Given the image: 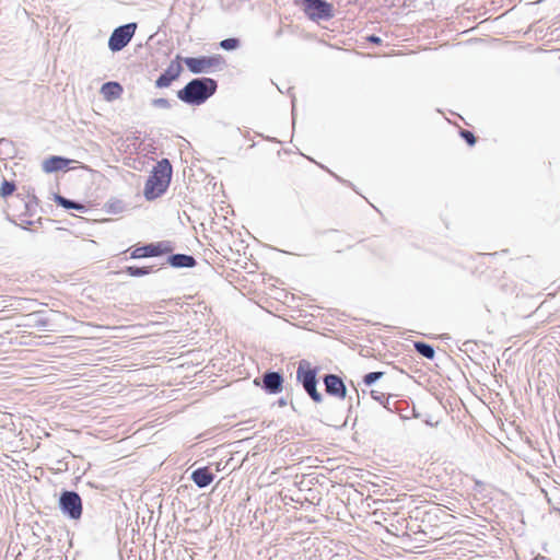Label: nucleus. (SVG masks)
I'll return each mask as SVG.
<instances>
[{"label": "nucleus", "mask_w": 560, "mask_h": 560, "mask_svg": "<svg viewBox=\"0 0 560 560\" xmlns=\"http://www.w3.org/2000/svg\"><path fill=\"white\" fill-rule=\"evenodd\" d=\"M429 504L415 506L409 511V517L415 521H420L421 523H425V516L428 512Z\"/></svg>", "instance_id": "obj_23"}, {"label": "nucleus", "mask_w": 560, "mask_h": 560, "mask_svg": "<svg viewBox=\"0 0 560 560\" xmlns=\"http://www.w3.org/2000/svg\"><path fill=\"white\" fill-rule=\"evenodd\" d=\"M54 201L58 207H61L67 210H77L80 212L88 211V208L84 203L73 199H69L60 194H54Z\"/></svg>", "instance_id": "obj_17"}, {"label": "nucleus", "mask_w": 560, "mask_h": 560, "mask_svg": "<svg viewBox=\"0 0 560 560\" xmlns=\"http://www.w3.org/2000/svg\"><path fill=\"white\" fill-rule=\"evenodd\" d=\"M121 272L133 278L144 277L154 272L153 266H126L121 269Z\"/></svg>", "instance_id": "obj_19"}, {"label": "nucleus", "mask_w": 560, "mask_h": 560, "mask_svg": "<svg viewBox=\"0 0 560 560\" xmlns=\"http://www.w3.org/2000/svg\"><path fill=\"white\" fill-rule=\"evenodd\" d=\"M151 106L154 108L168 109L172 107L171 101L165 97H158L151 100Z\"/></svg>", "instance_id": "obj_28"}, {"label": "nucleus", "mask_w": 560, "mask_h": 560, "mask_svg": "<svg viewBox=\"0 0 560 560\" xmlns=\"http://www.w3.org/2000/svg\"><path fill=\"white\" fill-rule=\"evenodd\" d=\"M3 143H9V141H8L7 139L2 138V139L0 140V144H3Z\"/></svg>", "instance_id": "obj_38"}, {"label": "nucleus", "mask_w": 560, "mask_h": 560, "mask_svg": "<svg viewBox=\"0 0 560 560\" xmlns=\"http://www.w3.org/2000/svg\"><path fill=\"white\" fill-rule=\"evenodd\" d=\"M290 406H291L292 410L296 412V408H295V406H294L292 400L290 401Z\"/></svg>", "instance_id": "obj_37"}, {"label": "nucleus", "mask_w": 560, "mask_h": 560, "mask_svg": "<svg viewBox=\"0 0 560 560\" xmlns=\"http://www.w3.org/2000/svg\"><path fill=\"white\" fill-rule=\"evenodd\" d=\"M183 62L192 74L210 73L226 67L225 58L220 54L183 57Z\"/></svg>", "instance_id": "obj_4"}, {"label": "nucleus", "mask_w": 560, "mask_h": 560, "mask_svg": "<svg viewBox=\"0 0 560 560\" xmlns=\"http://www.w3.org/2000/svg\"><path fill=\"white\" fill-rule=\"evenodd\" d=\"M183 56L177 54L175 58L171 60L167 68L164 69L163 72H161V74L155 79L154 86L156 89L170 88L173 82L178 80L183 73Z\"/></svg>", "instance_id": "obj_10"}, {"label": "nucleus", "mask_w": 560, "mask_h": 560, "mask_svg": "<svg viewBox=\"0 0 560 560\" xmlns=\"http://www.w3.org/2000/svg\"><path fill=\"white\" fill-rule=\"evenodd\" d=\"M218 86V81L213 78L197 77L179 89L176 96L189 106H200L217 93Z\"/></svg>", "instance_id": "obj_1"}, {"label": "nucleus", "mask_w": 560, "mask_h": 560, "mask_svg": "<svg viewBox=\"0 0 560 560\" xmlns=\"http://www.w3.org/2000/svg\"><path fill=\"white\" fill-rule=\"evenodd\" d=\"M50 322L45 317V311H34L30 314L23 315L19 327L36 328L38 330H48Z\"/></svg>", "instance_id": "obj_12"}, {"label": "nucleus", "mask_w": 560, "mask_h": 560, "mask_svg": "<svg viewBox=\"0 0 560 560\" xmlns=\"http://www.w3.org/2000/svg\"><path fill=\"white\" fill-rule=\"evenodd\" d=\"M412 417H415V418L419 417V413L417 412V410L415 408H412Z\"/></svg>", "instance_id": "obj_36"}, {"label": "nucleus", "mask_w": 560, "mask_h": 560, "mask_svg": "<svg viewBox=\"0 0 560 560\" xmlns=\"http://www.w3.org/2000/svg\"><path fill=\"white\" fill-rule=\"evenodd\" d=\"M447 515L448 514L444 510L439 508L436 504H429L425 516V523H428L431 526H436L438 523Z\"/></svg>", "instance_id": "obj_18"}, {"label": "nucleus", "mask_w": 560, "mask_h": 560, "mask_svg": "<svg viewBox=\"0 0 560 560\" xmlns=\"http://www.w3.org/2000/svg\"><path fill=\"white\" fill-rule=\"evenodd\" d=\"M371 397L380 402L383 407H385L390 412H396V402L394 405H390V398L394 397L393 395H387L385 393L378 392V390H371L370 392Z\"/></svg>", "instance_id": "obj_21"}, {"label": "nucleus", "mask_w": 560, "mask_h": 560, "mask_svg": "<svg viewBox=\"0 0 560 560\" xmlns=\"http://www.w3.org/2000/svg\"><path fill=\"white\" fill-rule=\"evenodd\" d=\"M124 89L121 84L117 81H107L102 84L101 93L104 100L112 102L121 96Z\"/></svg>", "instance_id": "obj_16"}, {"label": "nucleus", "mask_w": 560, "mask_h": 560, "mask_svg": "<svg viewBox=\"0 0 560 560\" xmlns=\"http://www.w3.org/2000/svg\"><path fill=\"white\" fill-rule=\"evenodd\" d=\"M357 396H358L357 405L359 406V405H360V395H359V393H358V392H357Z\"/></svg>", "instance_id": "obj_39"}, {"label": "nucleus", "mask_w": 560, "mask_h": 560, "mask_svg": "<svg viewBox=\"0 0 560 560\" xmlns=\"http://www.w3.org/2000/svg\"><path fill=\"white\" fill-rule=\"evenodd\" d=\"M348 402H349V404H348V408H347V417H346V419H345V421H343L342 425H346V424H347V420H348V418L351 416L352 410H353V401H352V397H351V396H349V397H348Z\"/></svg>", "instance_id": "obj_31"}, {"label": "nucleus", "mask_w": 560, "mask_h": 560, "mask_svg": "<svg viewBox=\"0 0 560 560\" xmlns=\"http://www.w3.org/2000/svg\"><path fill=\"white\" fill-rule=\"evenodd\" d=\"M293 90V88H289L288 89V93L290 94L291 96V104H292V117L294 118L295 116V103H296V97L294 94L291 93V91Z\"/></svg>", "instance_id": "obj_32"}, {"label": "nucleus", "mask_w": 560, "mask_h": 560, "mask_svg": "<svg viewBox=\"0 0 560 560\" xmlns=\"http://www.w3.org/2000/svg\"><path fill=\"white\" fill-rule=\"evenodd\" d=\"M413 349L416 350V352L418 354H420L421 357H423L428 360H433L435 357L434 347L428 342L420 341V340L413 341Z\"/></svg>", "instance_id": "obj_20"}, {"label": "nucleus", "mask_w": 560, "mask_h": 560, "mask_svg": "<svg viewBox=\"0 0 560 560\" xmlns=\"http://www.w3.org/2000/svg\"><path fill=\"white\" fill-rule=\"evenodd\" d=\"M459 136L469 147H474L476 144V142H477V137L470 130L460 129L459 130Z\"/></svg>", "instance_id": "obj_27"}, {"label": "nucleus", "mask_w": 560, "mask_h": 560, "mask_svg": "<svg viewBox=\"0 0 560 560\" xmlns=\"http://www.w3.org/2000/svg\"><path fill=\"white\" fill-rule=\"evenodd\" d=\"M175 249V245L172 241H159L152 243H145L139 246L130 248L131 259H141L150 257H160L166 255Z\"/></svg>", "instance_id": "obj_7"}, {"label": "nucleus", "mask_w": 560, "mask_h": 560, "mask_svg": "<svg viewBox=\"0 0 560 560\" xmlns=\"http://www.w3.org/2000/svg\"><path fill=\"white\" fill-rule=\"evenodd\" d=\"M15 189V183L13 180H7L4 178L0 185V197L8 198L9 196H12Z\"/></svg>", "instance_id": "obj_25"}, {"label": "nucleus", "mask_w": 560, "mask_h": 560, "mask_svg": "<svg viewBox=\"0 0 560 560\" xmlns=\"http://www.w3.org/2000/svg\"><path fill=\"white\" fill-rule=\"evenodd\" d=\"M125 209V202L120 199L112 198L104 205V210L109 214L121 213Z\"/></svg>", "instance_id": "obj_22"}, {"label": "nucleus", "mask_w": 560, "mask_h": 560, "mask_svg": "<svg viewBox=\"0 0 560 560\" xmlns=\"http://www.w3.org/2000/svg\"><path fill=\"white\" fill-rule=\"evenodd\" d=\"M253 383L268 395H278L284 389V375L280 370H266L260 376L255 377Z\"/></svg>", "instance_id": "obj_8"}, {"label": "nucleus", "mask_w": 560, "mask_h": 560, "mask_svg": "<svg viewBox=\"0 0 560 560\" xmlns=\"http://www.w3.org/2000/svg\"><path fill=\"white\" fill-rule=\"evenodd\" d=\"M172 175L173 166L170 160L163 158L158 161L144 184L143 196L145 200L153 201L163 196L170 187Z\"/></svg>", "instance_id": "obj_2"}, {"label": "nucleus", "mask_w": 560, "mask_h": 560, "mask_svg": "<svg viewBox=\"0 0 560 560\" xmlns=\"http://www.w3.org/2000/svg\"><path fill=\"white\" fill-rule=\"evenodd\" d=\"M304 14L313 22L329 21L335 15L332 3L327 0H293Z\"/></svg>", "instance_id": "obj_5"}, {"label": "nucleus", "mask_w": 560, "mask_h": 560, "mask_svg": "<svg viewBox=\"0 0 560 560\" xmlns=\"http://www.w3.org/2000/svg\"><path fill=\"white\" fill-rule=\"evenodd\" d=\"M290 396V393L289 390L287 389V396L285 397H280L278 400H277V405L279 407H284L289 404L288 401V397Z\"/></svg>", "instance_id": "obj_33"}, {"label": "nucleus", "mask_w": 560, "mask_h": 560, "mask_svg": "<svg viewBox=\"0 0 560 560\" xmlns=\"http://www.w3.org/2000/svg\"><path fill=\"white\" fill-rule=\"evenodd\" d=\"M384 374H385V372H383V371L369 372L363 375L362 383L365 386L370 387V386L374 385L377 381H380L384 376Z\"/></svg>", "instance_id": "obj_26"}, {"label": "nucleus", "mask_w": 560, "mask_h": 560, "mask_svg": "<svg viewBox=\"0 0 560 560\" xmlns=\"http://www.w3.org/2000/svg\"><path fill=\"white\" fill-rule=\"evenodd\" d=\"M137 23L130 22L122 25L117 26L112 32L109 38H108V49L112 52H118L122 50L132 39L136 30H137Z\"/></svg>", "instance_id": "obj_9"}, {"label": "nucleus", "mask_w": 560, "mask_h": 560, "mask_svg": "<svg viewBox=\"0 0 560 560\" xmlns=\"http://www.w3.org/2000/svg\"><path fill=\"white\" fill-rule=\"evenodd\" d=\"M38 206V199L35 195L32 196V199L25 203V214L33 215V209Z\"/></svg>", "instance_id": "obj_29"}, {"label": "nucleus", "mask_w": 560, "mask_h": 560, "mask_svg": "<svg viewBox=\"0 0 560 560\" xmlns=\"http://www.w3.org/2000/svg\"><path fill=\"white\" fill-rule=\"evenodd\" d=\"M325 392L328 396L337 399H346L348 397V388L345 383V378L335 373H327L320 377Z\"/></svg>", "instance_id": "obj_11"}, {"label": "nucleus", "mask_w": 560, "mask_h": 560, "mask_svg": "<svg viewBox=\"0 0 560 560\" xmlns=\"http://www.w3.org/2000/svg\"><path fill=\"white\" fill-rule=\"evenodd\" d=\"M215 478V475L212 472V470L205 466V467H198L190 474L191 481L199 488L203 489L209 487Z\"/></svg>", "instance_id": "obj_15"}, {"label": "nucleus", "mask_w": 560, "mask_h": 560, "mask_svg": "<svg viewBox=\"0 0 560 560\" xmlns=\"http://www.w3.org/2000/svg\"><path fill=\"white\" fill-rule=\"evenodd\" d=\"M365 39H366L368 43L373 44V45H377V46L382 45V43H383V39L380 36L375 35V34L368 35L365 37Z\"/></svg>", "instance_id": "obj_30"}, {"label": "nucleus", "mask_w": 560, "mask_h": 560, "mask_svg": "<svg viewBox=\"0 0 560 560\" xmlns=\"http://www.w3.org/2000/svg\"><path fill=\"white\" fill-rule=\"evenodd\" d=\"M320 366L313 365L308 360L302 359L298 362L296 369V383L302 386L305 394L311 398L314 404H322L324 395L318 390L319 381L318 374Z\"/></svg>", "instance_id": "obj_3"}, {"label": "nucleus", "mask_w": 560, "mask_h": 560, "mask_svg": "<svg viewBox=\"0 0 560 560\" xmlns=\"http://www.w3.org/2000/svg\"><path fill=\"white\" fill-rule=\"evenodd\" d=\"M72 160L61 155H50L45 159L42 163V170L46 174L57 173L69 168V164Z\"/></svg>", "instance_id": "obj_14"}, {"label": "nucleus", "mask_w": 560, "mask_h": 560, "mask_svg": "<svg viewBox=\"0 0 560 560\" xmlns=\"http://www.w3.org/2000/svg\"><path fill=\"white\" fill-rule=\"evenodd\" d=\"M474 345H475V342H474V341H471V340H467V341H465V342L463 343V346L466 348V350H468V349H472V346H474Z\"/></svg>", "instance_id": "obj_35"}, {"label": "nucleus", "mask_w": 560, "mask_h": 560, "mask_svg": "<svg viewBox=\"0 0 560 560\" xmlns=\"http://www.w3.org/2000/svg\"><path fill=\"white\" fill-rule=\"evenodd\" d=\"M35 223V221L32 220H21L20 226L23 230H30V228Z\"/></svg>", "instance_id": "obj_34"}, {"label": "nucleus", "mask_w": 560, "mask_h": 560, "mask_svg": "<svg viewBox=\"0 0 560 560\" xmlns=\"http://www.w3.org/2000/svg\"><path fill=\"white\" fill-rule=\"evenodd\" d=\"M242 46V42L238 37H228L219 43V47L225 51H233Z\"/></svg>", "instance_id": "obj_24"}, {"label": "nucleus", "mask_w": 560, "mask_h": 560, "mask_svg": "<svg viewBox=\"0 0 560 560\" xmlns=\"http://www.w3.org/2000/svg\"><path fill=\"white\" fill-rule=\"evenodd\" d=\"M542 1H544V0H539V1H538V3H539V2H542Z\"/></svg>", "instance_id": "obj_40"}, {"label": "nucleus", "mask_w": 560, "mask_h": 560, "mask_svg": "<svg viewBox=\"0 0 560 560\" xmlns=\"http://www.w3.org/2000/svg\"><path fill=\"white\" fill-rule=\"evenodd\" d=\"M58 509L70 521L81 520L83 503L80 494L74 490L61 489L58 498Z\"/></svg>", "instance_id": "obj_6"}, {"label": "nucleus", "mask_w": 560, "mask_h": 560, "mask_svg": "<svg viewBox=\"0 0 560 560\" xmlns=\"http://www.w3.org/2000/svg\"><path fill=\"white\" fill-rule=\"evenodd\" d=\"M166 255V264L174 269H191L197 266V260L192 255L173 252Z\"/></svg>", "instance_id": "obj_13"}]
</instances>
